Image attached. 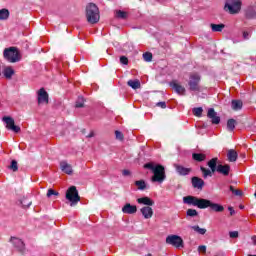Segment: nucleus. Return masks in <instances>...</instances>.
Returning <instances> with one entry per match:
<instances>
[{
    "instance_id": "2eb2a0df",
    "label": "nucleus",
    "mask_w": 256,
    "mask_h": 256,
    "mask_svg": "<svg viewBox=\"0 0 256 256\" xmlns=\"http://www.w3.org/2000/svg\"><path fill=\"white\" fill-rule=\"evenodd\" d=\"M122 213L126 215H135V213H137V206L131 205V203H126L122 207Z\"/></svg>"
},
{
    "instance_id": "2f4dec72",
    "label": "nucleus",
    "mask_w": 256,
    "mask_h": 256,
    "mask_svg": "<svg viewBox=\"0 0 256 256\" xmlns=\"http://www.w3.org/2000/svg\"><path fill=\"white\" fill-rule=\"evenodd\" d=\"M193 231H196V233H199V235H205L207 233V229L201 228L199 226H192Z\"/></svg>"
},
{
    "instance_id": "473e14b6",
    "label": "nucleus",
    "mask_w": 256,
    "mask_h": 256,
    "mask_svg": "<svg viewBox=\"0 0 256 256\" xmlns=\"http://www.w3.org/2000/svg\"><path fill=\"white\" fill-rule=\"evenodd\" d=\"M187 217H197L199 215V212L195 209H188L186 212Z\"/></svg>"
},
{
    "instance_id": "20e7f679",
    "label": "nucleus",
    "mask_w": 256,
    "mask_h": 256,
    "mask_svg": "<svg viewBox=\"0 0 256 256\" xmlns=\"http://www.w3.org/2000/svg\"><path fill=\"white\" fill-rule=\"evenodd\" d=\"M3 56L6 61H9V63H17L21 61V54L16 47L5 48Z\"/></svg>"
},
{
    "instance_id": "79ce46f5",
    "label": "nucleus",
    "mask_w": 256,
    "mask_h": 256,
    "mask_svg": "<svg viewBox=\"0 0 256 256\" xmlns=\"http://www.w3.org/2000/svg\"><path fill=\"white\" fill-rule=\"evenodd\" d=\"M115 135H116V139H118L119 141H123V133L116 130Z\"/></svg>"
},
{
    "instance_id": "dca6fc26",
    "label": "nucleus",
    "mask_w": 256,
    "mask_h": 256,
    "mask_svg": "<svg viewBox=\"0 0 256 256\" xmlns=\"http://www.w3.org/2000/svg\"><path fill=\"white\" fill-rule=\"evenodd\" d=\"M137 203L139 205H146V207H153V205H155V201H153L151 198L147 196L138 198Z\"/></svg>"
},
{
    "instance_id": "5701e85b",
    "label": "nucleus",
    "mask_w": 256,
    "mask_h": 256,
    "mask_svg": "<svg viewBox=\"0 0 256 256\" xmlns=\"http://www.w3.org/2000/svg\"><path fill=\"white\" fill-rule=\"evenodd\" d=\"M9 15H10L9 9L2 8L0 10V21H7V19H9Z\"/></svg>"
},
{
    "instance_id": "a878e982",
    "label": "nucleus",
    "mask_w": 256,
    "mask_h": 256,
    "mask_svg": "<svg viewBox=\"0 0 256 256\" xmlns=\"http://www.w3.org/2000/svg\"><path fill=\"white\" fill-rule=\"evenodd\" d=\"M128 87H131L132 89H140L141 88V82L137 79L135 80H129L127 82Z\"/></svg>"
},
{
    "instance_id": "b1692460",
    "label": "nucleus",
    "mask_w": 256,
    "mask_h": 256,
    "mask_svg": "<svg viewBox=\"0 0 256 256\" xmlns=\"http://www.w3.org/2000/svg\"><path fill=\"white\" fill-rule=\"evenodd\" d=\"M192 158L194 159V161H198V163H201V161H205V159H207V155H205L204 153H193Z\"/></svg>"
},
{
    "instance_id": "9d476101",
    "label": "nucleus",
    "mask_w": 256,
    "mask_h": 256,
    "mask_svg": "<svg viewBox=\"0 0 256 256\" xmlns=\"http://www.w3.org/2000/svg\"><path fill=\"white\" fill-rule=\"evenodd\" d=\"M37 95L39 105L43 103H49V94L47 93V91H45V88H41L40 90H38Z\"/></svg>"
},
{
    "instance_id": "ddd939ff",
    "label": "nucleus",
    "mask_w": 256,
    "mask_h": 256,
    "mask_svg": "<svg viewBox=\"0 0 256 256\" xmlns=\"http://www.w3.org/2000/svg\"><path fill=\"white\" fill-rule=\"evenodd\" d=\"M207 117L211 119L213 125H219V123H221V118L217 116V112H215L213 108L208 110Z\"/></svg>"
},
{
    "instance_id": "cd10ccee",
    "label": "nucleus",
    "mask_w": 256,
    "mask_h": 256,
    "mask_svg": "<svg viewBox=\"0 0 256 256\" xmlns=\"http://www.w3.org/2000/svg\"><path fill=\"white\" fill-rule=\"evenodd\" d=\"M3 73H4V77H6V79H11V77H13V75L15 74V71L11 67H6L3 71Z\"/></svg>"
},
{
    "instance_id": "7ed1b4c3",
    "label": "nucleus",
    "mask_w": 256,
    "mask_h": 256,
    "mask_svg": "<svg viewBox=\"0 0 256 256\" xmlns=\"http://www.w3.org/2000/svg\"><path fill=\"white\" fill-rule=\"evenodd\" d=\"M86 19L91 25L99 23V19H101V16L99 14V8L97 7V5L90 3L86 6Z\"/></svg>"
},
{
    "instance_id": "7c9ffc66",
    "label": "nucleus",
    "mask_w": 256,
    "mask_h": 256,
    "mask_svg": "<svg viewBox=\"0 0 256 256\" xmlns=\"http://www.w3.org/2000/svg\"><path fill=\"white\" fill-rule=\"evenodd\" d=\"M235 125H237V121H235V119H229L227 121V129H228V131H233L235 129Z\"/></svg>"
},
{
    "instance_id": "3c124183",
    "label": "nucleus",
    "mask_w": 256,
    "mask_h": 256,
    "mask_svg": "<svg viewBox=\"0 0 256 256\" xmlns=\"http://www.w3.org/2000/svg\"><path fill=\"white\" fill-rule=\"evenodd\" d=\"M253 245H256V236H252L251 238Z\"/></svg>"
},
{
    "instance_id": "72a5a7b5",
    "label": "nucleus",
    "mask_w": 256,
    "mask_h": 256,
    "mask_svg": "<svg viewBox=\"0 0 256 256\" xmlns=\"http://www.w3.org/2000/svg\"><path fill=\"white\" fill-rule=\"evenodd\" d=\"M116 17H118V19H127V12L118 10L116 11Z\"/></svg>"
},
{
    "instance_id": "4468645a",
    "label": "nucleus",
    "mask_w": 256,
    "mask_h": 256,
    "mask_svg": "<svg viewBox=\"0 0 256 256\" xmlns=\"http://www.w3.org/2000/svg\"><path fill=\"white\" fill-rule=\"evenodd\" d=\"M10 241L14 245V247H16V249H18V251H20V253H24L25 243L23 242V240H21L19 238L11 237Z\"/></svg>"
},
{
    "instance_id": "58836bf2",
    "label": "nucleus",
    "mask_w": 256,
    "mask_h": 256,
    "mask_svg": "<svg viewBox=\"0 0 256 256\" xmlns=\"http://www.w3.org/2000/svg\"><path fill=\"white\" fill-rule=\"evenodd\" d=\"M246 17L248 19H253V17H255V12L253 10H247Z\"/></svg>"
},
{
    "instance_id": "423d86ee",
    "label": "nucleus",
    "mask_w": 256,
    "mask_h": 256,
    "mask_svg": "<svg viewBox=\"0 0 256 256\" xmlns=\"http://www.w3.org/2000/svg\"><path fill=\"white\" fill-rule=\"evenodd\" d=\"M201 82V76L197 73L190 74L188 85L190 91H200L201 86L199 83Z\"/></svg>"
},
{
    "instance_id": "f3484780",
    "label": "nucleus",
    "mask_w": 256,
    "mask_h": 256,
    "mask_svg": "<svg viewBox=\"0 0 256 256\" xmlns=\"http://www.w3.org/2000/svg\"><path fill=\"white\" fill-rule=\"evenodd\" d=\"M144 219H151L153 217V208L151 206H144L140 209Z\"/></svg>"
},
{
    "instance_id": "e433bc0d",
    "label": "nucleus",
    "mask_w": 256,
    "mask_h": 256,
    "mask_svg": "<svg viewBox=\"0 0 256 256\" xmlns=\"http://www.w3.org/2000/svg\"><path fill=\"white\" fill-rule=\"evenodd\" d=\"M230 191H231V193H233V195H236L237 197H241L243 195L241 190H237V189L233 188V186H230Z\"/></svg>"
},
{
    "instance_id": "412c9836",
    "label": "nucleus",
    "mask_w": 256,
    "mask_h": 256,
    "mask_svg": "<svg viewBox=\"0 0 256 256\" xmlns=\"http://www.w3.org/2000/svg\"><path fill=\"white\" fill-rule=\"evenodd\" d=\"M227 157H228V161H230L231 163H235L238 157L237 151L233 149L228 150Z\"/></svg>"
},
{
    "instance_id": "09e8293b",
    "label": "nucleus",
    "mask_w": 256,
    "mask_h": 256,
    "mask_svg": "<svg viewBox=\"0 0 256 256\" xmlns=\"http://www.w3.org/2000/svg\"><path fill=\"white\" fill-rule=\"evenodd\" d=\"M122 174L124 175V177H128V175H131V171L129 170H123Z\"/></svg>"
},
{
    "instance_id": "c03bdc74",
    "label": "nucleus",
    "mask_w": 256,
    "mask_h": 256,
    "mask_svg": "<svg viewBox=\"0 0 256 256\" xmlns=\"http://www.w3.org/2000/svg\"><path fill=\"white\" fill-rule=\"evenodd\" d=\"M199 253H207V246L201 245L198 247Z\"/></svg>"
},
{
    "instance_id": "39448f33",
    "label": "nucleus",
    "mask_w": 256,
    "mask_h": 256,
    "mask_svg": "<svg viewBox=\"0 0 256 256\" xmlns=\"http://www.w3.org/2000/svg\"><path fill=\"white\" fill-rule=\"evenodd\" d=\"M66 199L70 201V206L75 207L77 203L81 201V197L79 196V191H77V187L71 186L66 192Z\"/></svg>"
},
{
    "instance_id": "1a4fd4ad",
    "label": "nucleus",
    "mask_w": 256,
    "mask_h": 256,
    "mask_svg": "<svg viewBox=\"0 0 256 256\" xmlns=\"http://www.w3.org/2000/svg\"><path fill=\"white\" fill-rule=\"evenodd\" d=\"M2 120L6 123V127L10 131H13L14 133H19L21 131V127L15 125V120H13V118L5 116Z\"/></svg>"
},
{
    "instance_id": "f257e3e1",
    "label": "nucleus",
    "mask_w": 256,
    "mask_h": 256,
    "mask_svg": "<svg viewBox=\"0 0 256 256\" xmlns=\"http://www.w3.org/2000/svg\"><path fill=\"white\" fill-rule=\"evenodd\" d=\"M183 203L186 205H193L194 207H198V209H210V211H214L215 213H223V211H225L223 205L195 196H185L183 198Z\"/></svg>"
},
{
    "instance_id": "aec40b11",
    "label": "nucleus",
    "mask_w": 256,
    "mask_h": 256,
    "mask_svg": "<svg viewBox=\"0 0 256 256\" xmlns=\"http://www.w3.org/2000/svg\"><path fill=\"white\" fill-rule=\"evenodd\" d=\"M175 169L178 175H189L191 173V168H185L181 165H175Z\"/></svg>"
},
{
    "instance_id": "9b49d317",
    "label": "nucleus",
    "mask_w": 256,
    "mask_h": 256,
    "mask_svg": "<svg viewBox=\"0 0 256 256\" xmlns=\"http://www.w3.org/2000/svg\"><path fill=\"white\" fill-rule=\"evenodd\" d=\"M170 87H172V89H174L175 93L178 95H185V86L181 85L176 80L170 82Z\"/></svg>"
},
{
    "instance_id": "4c0bfd02",
    "label": "nucleus",
    "mask_w": 256,
    "mask_h": 256,
    "mask_svg": "<svg viewBox=\"0 0 256 256\" xmlns=\"http://www.w3.org/2000/svg\"><path fill=\"white\" fill-rule=\"evenodd\" d=\"M84 103H85V99L83 97H78V100L76 102V107H83Z\"/></svg>"
},
{
    "instance_id": "de8ad7c7",
    "label": "nucleus",
    "mask_w": 256,
    "mask_h": 256,
    "mask_svg": "<svg viewBox=\"0 0 256 256\" xmlns=\"http://www.w3.org/2000/svg\"><path fill=\"white\" fill-rule=\"evenodd\" d=\"M157 107H161V109H165L167 107V104L165 102H158Z\"/></svg>"
},
{
    "instance_id": "49530a36",
    "label": "nucleus",
    "mask_w": 256,
    "mask_h": 256,
    "mask_svg": "<svg viewBox=\"0 0 256 256\" xmlns=\"http://www.w3.org/2000/svg\"><path fill=\"white\" fill-rule=\"evenodd\" d=\"M53 195H59V193L55 192L53 189H49L47 192V197H51Z\"/></svg>"
},
{
    "instance_id": "a211bd4d",
    "label": "nucleus",
    "mask_w": 256,
    "mask_h": 256,
    "mask_svg": "<svg viewBox=\"0 0 256 256\" xmlns=\"http://www.w3.org/2000/svg\"><path fill=\"white\" fill-rule=\"evenodd\" d=\"M217 173H220L221 175L227 176L229 175V171H231V166L229 164H220L217 166L216 169Z\"/></svg>"
},
{
    "instance_id": "8fccbe9b",
    "label": "nucleus",
    "mask_w": 256,
    "mask_h": 256,
    "mask_svg": "<svg viewBox=\"0 0 256 256\" xmlns=\"http://www.w3.org/2000/svg\"><path fill=\"white\" fill-rule=\"evenodd\" d=\"M228 211L230 212L231 216H233L235 214V210L231 206L228 207Z\"/></svg>"
},
{
    "instance_id": "6e6552de",
    "label": "nucleus",
    "mask_w": 256,
    "mask_h": 256,
    "mask_svg": "<svg viewBox=\"0 0 256 256\" xmlns=\"http://www.w3.org/2000/svg\"><path fill=\"white\" fill-rule=\"evenodd\" d=\"M166 243L167 245H172V247H176V249H180V247H183V238L178 235H169L166 237Z\"/></svg>"
},
{
    "instance_id": "a19ab883",
    "label": "nucleus",
    "mask_w": 256,
    "mask_h": 256,
    "mask_svg": "<svg viewBox=\"0 0 256 256\" xmlns=\"http://www.w3.org/2000/svg\"><path fill=\"white\" fill-rule=\"evenodd\" d=\"M120 63H122V65H127L129 63V59L125 56H121Z\"/></svg>"
},
{
    "instance_id": "bb28decb",
    "label": "nucleus",
    "mask_w": 256,
    "mask_h": 256,
    "mask_svg": "<svg viewBox=\"0 0 256 256\" xmlns=\"http://www.w3.org/2000/svg\"><path fill=\"white\" fill-rule=\"evenodd\" d=\"M200 170L202 171V175L204 177V179H207V177H213V170L212 169H207L203 166L200 167Z\"/></svg>"
},
{
    "instance_id": "4be33fe9",
    "label": "nucleus",
    "mask_w": 256,
    "mask_h": 256,
    "mask_svg": "<svg viewBox=\"0 0 256 256\" xmlns=\"http://www.w3.org/2000/svg\"><path fill=\"white\" fill-rule=\"evenodd\" d=\"M232 109L234 111H241V109H243V101H241V100H232Z\"/></svg>"
},
{
    "instance_id": "393cba45",
    "label": "nucleus",
    "mask_w": 256,
    "mask_h": 256,
    "mask_svg": "<svg viewBox=\"0 0 256 256\" xmlns=\"http://www.w3.org/2000/svg\"><path fill=\"white\" fill-rule=\"evenodd\" d=\"M210 27L214 33H221L225 29V24H210Z\"/></svg>"
},
{
    "instance_id": "6ab92c4d",
    "label": "nucleus",
    "mask_w": 256,
    "mask_h": 256,
    "mask_svg": "<svg viewBox=\"0 0 256 256\" xmlns=\"http://www.w3.org/2000/svg\"><path fill=\"white\" fill-rule=\"evenodd\" d=\"M60 168L61 171H63V173H66L67 175H71V173H73V168L66 161L60 162Z\"/></svg>"
},
{
    "instance_id": "c85d7f7f",
    "label": "nucleus",
    "mask_w": 256,
    "mask_h": 256,
    "mask_svg": "<svg viewBox=\"0 0 256 256\" xmlns=\"http://www.w3.org/2000/svg\"><path fill=\"white\" fill-rule=\"evenodd\" d=\"M217 158H212L211 160L208 161V167H210V169L212 170V172L215 173V171H217Z\"/></svg>"
},
{
    "instance_id": "a18cd8bd",
    "label": "nucleus",
    "mask_w": 256,
    "mask_h": 256,
    "mask_svg": "<svg viewBox=\"0 0 256 256\" xmlns=\"http://www.w3.org/2000/svg\"><path fill=\"white\" fill-rule=\"evenodd\" d=\"M251 37V31H244L243 32V39H250Z\"/></svg>"
},
{
    "instance_id": "864d4df0",
    "label": "nucleus",
    "mask_w": 256,
    "mask_h": 256,
    "mask_svg": "<svg viewBox=\"0 0 256 256\" xmlns=\"http://www.w3.org/2000/svg\"><path fill=\"white\" fill-rule=\"evenodd\" d=\"M248 256H256V255H253V254H249Z\"/></svg>"
},
{
    "instance_id": "c9c22d12",
    "label": "nucleus",
    "mask_w": 256,
    "mask_h": 256,
    "mask_svg": "<svg viewBox=\"0 0 256 256\" xmlns=\"http://www.w3.org/2000/svg\"><path fill=\"white\" fill-rule=\"evenodd\" d=\"M192 111H193L195 117H201V115H203V108H201V107L194 108Z\"/></svg>"
},
{
    "instance_id": "0eeeda50",
    "label": "nucleus",
    "mask_w": 256,
    "mask_h": 256,
    "mask_svg": "<svg viewBox=\"0 0 256 256\" xmlns=\"http://www.w3.org/2000/svg\"><path fill=\"white\" fill-rule=\"evenodd\" d=\"M226 11H229L232 15L241 11V1L240 0H227L224 6Z\"/></svg>"
},
{
    "instance_id": "c756f323",
    "label": "nucleus",
    "mask_w": 256,
    "mask_h": 256,
    "mask_svg": "<svg viewBox=\"0 0 256 256\" xmlns=\"http://www.w3.org/2000/svg\"><path fill=\"white\" fill-rule=\"evenodd\" d=\"M135 185L139 191H144V189L147 187V184L144 182V180H137Z\"/></svg>"
},
{
    "instance_id": "ea45409f",
    "label": "nucleus",
    "mask_w": 256,
    "mask_h": 256,
    "mask_svg": "<svg viewBox=\"0 0 256 256\" xmlns=\"http://www.w3.org/2000/svg\"><path fill=\"white\" fill-rule=\"evenodd\" d=\"M10 169H12V171H17V169H19V167L17 166V161L12 160Z\"/></svg>"
},
{
    "instance_id": "f03ea898",
    "label": "nucleus",
    "mask_w": 256,
    "mask_h": 256,
    "mask_svg": "<svg viewBox=\"0 0 256 256\" xmlns=\"http://www.w3.org/2000/svg\"><path fill=\"white\" fill-rule=\"evenodd\" d=\"M145 169H150L154 173L152 177L153 183H163L166 179L165 167L160 164L147 163L144 165Z\"/></svg>"
},
{
    "instance_id": "f704fd0d",
    "label": "nucleus",
    "mask_w": 256,
    "mask_h": 256,
    "mask_svg": "<svg viewBox=\"0 0 256 256\" xmlns=\"http://www.w3.org/2000/svg\"><path fill=\"white\" fill-rule=\"evenodd\" d=\"M143 59L149 63L153 60V54H151V52H146L143 54Z\"/></svg>"
},
{
    "instance_id": "37998d69",
    "label": "nucleus",
    "mask_w": 256,
    "mask_h": 256,
    "mask_svg": "<svg viewBox=\"0 0 256 256\" xmlns=\"http://www.w3.org/2000/svg\"><path fill=\"white\" fill-rule=\"evenodd\" d=\"M229 235H230L231 239H237V237H239V232L232 231V232L229 233Z\"/></svg>"
},
{
    "instance_id": "603ef678",
    "label": "nucleus",
    "mask_w": 256,
    "mask_h": 256,
    "mask_svg": "<svg viewBox=\"0 0 256 256\" xmlns=\"http://www.w3.org/2000/svg\"><path fill=\"white\" fill-rule=\"evenodd\" d=\"M95 136V133L93 132H90L89 135H87L88 138H91V137H94Z\"/></svg>"
},
{
    "instance_id": "f8f14e48",
    "label": "nucleus",
    "mask_w": 256,
    "mask_h": 256,
    "mask_svg": "<svg viewBox=\"0 0 256 256\" xmlns=\"http://www.w3.org/2000/svg\"><path fill=\"white\" fill-rule=\"evenodd\" d=\"M191 183H192V187L194 189H198L199 191L203 190V187H205V181H203V179L197 176L192 177Z\"/></svg>"
}]
</instances>
